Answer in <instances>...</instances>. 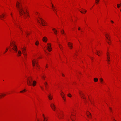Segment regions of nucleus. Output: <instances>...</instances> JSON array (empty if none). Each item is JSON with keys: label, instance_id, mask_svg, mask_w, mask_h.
<instances>
[{"label": "nucleus", "instance_id": "a878e982", "mask_svg": "<svg viewBox=\"0 0 121 121\" xmlns=\"http://www.w3.org/2000/svg\"><path fill=\"white\" fill-rule=\"evenodd\" d=\"M58 45H59V47L61 49L62 48V45H60V44H58Z\"/></svg>", "mask_w": 121, "mask_h": 121}, {"label": "nucleus", "instance_id": "864d4df0", "mask_svg": "<svg viewBox=\"0 0 121 121\" xmlns=\"http://www.w3.org/2000/svg\"><path fill=\"white\" fill-rule=\"evenodd\" d=\"M108 43L109 44V42H108Z\"/></svg>", "mask_w": 121, "mask_h": 121}, {"label": "nucleus", "instance_id": "423d86ee", "mask_svg": "<svg viewBox=\"0 0 121 121\" xmlns=\"http://www.w3.org/2000/svg\"><path fill=\"white\" fill-rule=\"evenodd\" d=\"M82 10H79L80 12L82 13L83 14L85 13L86 12V10L84 9H82Z\"/></svg>", "mask_w": 121, "mask_h": 121}, {"label": "nucleus", "instance_id": "0eeeda50", "mask_svg": "<svg viewBox=\"0 0 121 121\" xmlns=\"http://www.w3.org/2000/svg\"><path fill=\"white\" fill-rule=\"evenodd\" d=\"M22 52L23 54V55L24 56H25V55H26V52L25 51L26 50V49L24 48H23L22 49Z\"/></svg>", "mask_w": 121, "mask_h": 121}, {"label": "nucleus", "instance_id": "13d9d810", "mask_svg": "<svg viewBox=\"0 0 121 121\" xmlns=\"http://www.w3.org/2000/svg\"><path fill=\"white\" fill-rule=\"evenodd\" d=\"M48 67V66H47H47H46V68H47V67Z\"/></svg>", "mask_w": 121, "mask_h": 121}, {"label": "nucleus", "instance_id": "7c9ffc66", "mask_svg": "<svg viewBox=\"0 0 121 121\" xmlns=\"http://www.w3.org/2000/svg\"><path fill=\"white\" fill-rule=\"evenodd\" d=\"M12 44L13 45V47H14V45H13V44L15 45L13 41L12 42L10 43V44Z\"/></svg>", "mask_w": 121, "mask_h": 121}, {"label": "nucleus", "instance_id": "2eb2a0df", "mask_svg": "<svg viewBox=\"0 0 121 121\" xmlns=\"http://www.w3.org/2000/svg\"><path fill=\"white\" fill-rule=\"evenodd\" d=\"M36 84V82L35 81H34L33 82L32 85L33 86H35Z\"/></svg>", "mask_w": 121, "mask_h": 121}, {"label": "nucleus", "instance_id": "9b49d317", "mask_svg": "<svg viewBox=\"0 0 121 121\" xmlns=\"http://www.w3.org/2000/svg\"><path fill=\"white\" fill-rule=\"evenodd\" d=\"M43 40L44 42H46L47 39L46 37H44L43 38Z\"/></svg>", "mask_w": 121, "mask_h": 121}, {"label": "nucleus", "instance_id": "79ce46f5", "mask_svg": "<svg viewBox=\"0 0 121 121\" xmlns=\"http://www.w3.org/2000/svg\"><path fill=\"white\" fill-rule=\"evenodd\" d=\"M59 117V118L60 119V118H62L61 117V116H60V117Z\"/></svg>", "mask_w": 121, "mask_h": 121}, {"label": "nucleus", "instance_id": "dca6fc26", "mask_svg": "<svg viewBox=\"0 0 121 121\" xmlns=\"http://www.w3.org/2000/svg\"><path fill=\"white\" fill-rule=\"evenodd\" d=\"M51 95L50 94L49 95H48V97L49 99L50 100H51L52 99V96H51Z\"/></svg>", "mask_w": 121, "mask_h": 121}, {"label": "nucleus", "instance_id": "412c9836", "mask_svg": "<svg viewBox=\"0 0 121 121\" xmlns=\"http://www.w3.org/2000/svg\"><path fill=\"white\" fill-rule=\"evenodd\" d=\"M45 86L46 88H47V86L48 85V84L47 82H45L44 83Z\"/></svg>", "mask_w": 121, "mask_h": 121}, {"label": "nucleus", "instance_id": "473e14b6", "mask_svg": "<svg viewBox=\"0 0 121 121\" xmlns=\"http://www.w3.org/2000/svg\"><path fill=\"white\" fill-rule=\"evenodd\" d=\"M43 117L44 118V121H45V119L46 118L44 117V114H43Z\"/></svg>", "mask_w": 121, "mask_h": 121}, {"label": "nucleus", "instance_id": "49530a36", "mask_svg": "<svg viewBox=\"0 0 121 121\" xmlns=\"http://www.w3.org/2000/svg\"><path fill=\"white\" fill-rule=\"evenodd\" d=\"M52 8H54V6H53V5L52 4Z\"/></svg>", "mask_w": 121, "mask_h": 121}, {"label": "nucleus", "instance_id": "6e6552de", "mask_svg": "<svg viewBox=\"0 0 121 121\" xmlns=\"http://www.w3.org/2000/svg\"><path fill=\"white\" fill-rule=\"evenodd\" d=\"M68 45L69 47L70 48L72 49V48L73 46H72V44L70 42H69L68 43Z\"/></svg>", "mask_w": 121, "mask_h": 121}, {"label": "nucleus", "instance_id": "c756f323", "mask_svg": "<svg viewBox=\"0 0 121 121\" xmlns=\"http://www.w3.org/2000/svg\"><path fill=\"white\" fill-rule=\"evenodd\" d=\"M96 51H97V52L96 53V54L98 56H100V55L99 54V52H99L98 51H97V50H96Z\"/></svg>", "mask_w": 121, "mask_h": 121}, {"label": "nucleus", "instance_id": "37998d69", "mask_svg": "<svg viewBox=\"0 0 121 121\" xmlns=\"http://www.w3.org/2000/svg\"><path fill=\"white\" fill-rule=\"evenodd\" d=\"M54 11L55 13L56 14V11L55 10V11Z\"/></svg>", "mask_w": 121, "mask_h": 121}, {"label": "nucleus", "instance_id": "f8f14e48", "mask_svg": "<svg viewBox=\"0 0 121 121\" xmlns=\"http://www.w3.org/2000/svg\"><path fill=\"white\" fill-rule=\"evenodd\" d=\"M81 96V97L83 99H86V98L84 97V95L83 94V93H82Z\"/></svg>", "mask_w": 121, "mask_h": 121}, {"label": "nucleus", "instance_id": "ddd939ff", "mask_svg": "<svg viewBox=\"0 0 121 121\" xmlns=\"http://www.w3.org/2000/svg\"><path fill=\"white\" fill-rule=\"evenodd\" d=\"M52 30L54 31V33L56 34H57V30L55 29L54 28L52 29Z\"/></svg>", "mask_w": 121, "mask_h": 121}, {"label": "nucleus", "instance_id": "ea45409f", "mask_svg": "<svg viewBox=\"0 0 121 121\" xmlns=\"http://www.w3.org/2000/svg\"><path fill=\"white\" fill-rule=\"evenodd\" d=\"M63 100H64L65 101V97L64 98H63Z\"/></svg>", "mask_w": 121, "mask_h": 121}, {"label": "nucleus", "instance_id": "4d7b16f0", "mask_svg": "<svg viewBox=\"0 0 121 121\" xmlns=\"http://www.w3.org/2000/svg\"><path fill=\"white\" fill-rule=\"evenodd\" d=\"M107 56H108V54L107 53Z\"/></svg>", "mask_w": 121, "mask_h": 121}, {"label": "nucleus", "instance_id": "9d476101", "mask_svg": "<svg viewBox=\"0 0 121 121\" xmlns=\"http://www.w3.org/2000/svg\"><path fill=\"white\" fill-rule=\"evenodd\" d=\"M39 19L41 21V23H40L39 21V20H38V22L41 24L43 26H45V25H44L43 24V23L42 22V19L41 18H39Z\"/></svg>", "mask_w": 121, "mask_h": 121}, {"label": "nucleus", "instance_id": "09e8293b", "mask_svg": "<svg viewBox=\"0 0 121 121\" xmlns=\"http://www.w3.org/2000/svg\"><path fill=\"white\" fill-rule=\"evenodd\" d=\"M89 117H90V118H91V116H90Z\"/></svg>", "mask_w": 121, "mask_h": 121}, {"label": "nucleus", "instance_id": "c03bdc74", "mask_svg": "<svg viewBox=\"0 0 121 121\" xmlns=\"http://www.w3.org/2000/svg\"><path fill=\"white\" fill-rule=\"evenodd\" d=\"M80 30V27H79L78 28V30Z\"/></svg>", "mask_w": 121, "mask_h": 121}, {"label": "nucleus", "instance_id": "20e7f679", "mask_svg": "<svg viewBox=\"0 0 121 121\" xmlns=\"http://www.w3.org/2000/svg\"><path fill=\"white\" fill-rule=\"evenodd\" d=\"M32 64L33 66H34L35 65V64L38 67L39 66L37 64V63L36 62V60H34L32 61Z\"/></svg>", "mask_w": 121, "mask_h": 121}, {"label": "nucleus", "instance_id": "4be33fe9", "mask_svg": "<svg viewBox=\"0 0 121 121\" xmlns=\"http://www.w3.org/2000/svg\"><path fill=\"white\" fill-rule=\"evenodd\" d=\"M87 115L88 117H89L90 116H91V113L89 112V114L87 113Z\"/></svg>", "mask_w": 121, "mask_h": 121}, {"label": "nucleus", "instance_id": "603ef678", "mask_svg": "<svg viewBox=\"0 0 121 121\" xmlns=\"http://www.w3.org/2000/svg\"><path fill=\"white\" fill-rule=\"evenodd\" d=\"M64 34L65 35V34H65V33H64Z\"/></svg>", "mask_w": 121, "mask_h": 121}, {"label": "nucleus", "instance_id": "f03ea898", "mask_svg": "<svg viewBox=\"0 0 121 121\" xmlns=\"http://www.w3.org/2000/svg\"><path fill=\"white\" fill-rule=\"evenodd\" d=\"M13 45H14V47H13V49L14 50L15 52L17 53V56H20L22 54L21 51L20 50L18 51L17 46L16 45H14V44Z\"/></svg>", "mask_w": 121, "mask_h": 121}, {"label": "nucleus", "instance_id": "aec40b11", "mask_svg": "<svg viewBox=\"0 0 121 121\" xmlns=\"http://www.w3.org/2000/svg\"><path fill=\"white\" fill-rule=\"evenodd\" d=\"M100 82L102 83L103 81V80L102 78H100L99 79Z\"/></svg>", "mask_w": 121, "mask_h": 121}, {"label": "nucleus", "instance_id": "3c124183", "mask_svg": "<svg viewBox=\"0 0 121 121\" xmlns=\"http://www.w3.org/2000/svg\"><path fill=\"white\" fill-rule=\"evenodd\" d=\"M71 119L72 121H73V120L72 119Z\"/></svg>", "mask_w": 121, "mask_h": 121}, {"label": "nucleus", "instance_id": "052dcab7", "mask_svg": "<svg viewBox=\"0 0 121 121\" xmlns=\"http://www.w3.org/2000/svg\"><path fill=\"white\" fill-rule=\"evenodd\" d=\"M47 119H46V121H47Z\"/></svg>", "mask_w": 121, "mask_h": 121}, {"label": "nucleus", "instance_id": "4c0bfd02", "mask_svg": "<svg viewBox=\"0 0 121 121\" xmlns=\"http://www.w3.org/2000/svg\"><path fill=\"white\" fill-rule=\"evenodd\" d=\"M106 38L108 40H110V39H109L108 37H106Z\"/></svg>", "mask_w": 121, "mask_h": 121}, {"label": "nucleus", "instance_id": "c85d7f7f", "mask_svg": "<svg viewBox=\"0 0 121 121\" xmlns=\"http://www.w3.org/2000/svg\"><path fill=\"white\" fill-rule=\"evenodd\" d=\"M39 42L38 41H37L36 42V43H35V44L36 45H38V44H39Z\"/></svg>", "mask_w": 121, "mask_h": 121}, {"label": "nucleus", "instance_id": "58836bf2", "mask_svg": "<svg viewBox=\"0 0 121 121\" xmlns=\"http://www.w3.org/2000/svg\"><path fill=\"white\" fill-rule=\"evenodd\" d=\"M40 87L42 90H43V88L41 86H40Z\"/></svg>", "mask_w": 121, "mask_h": 121}, {"label": "nucleus", "instance_id": "39448f33", "mask_svg": "<svg viewBox=\"0 0 121 121\" xmlns=\"http://www.w3.org/2000/svg\"><path fill=\"white\" fill-rule=\"evenodd\" d=\"M50 106L53 110L54 111H55L56 107L55 105L53 104H51Z\"/></svg>", "mask_w": 121, "mask_h": 121}, {"label": "nucleus", "instance_id": "7ed1b4c3", "mask_svg": "<svg viewBox=\"0 0 121 121\" xmlns=\"http://www.w3.org/2000/svg\"><path fill=\"white\" fill-rule=\"evenodd\" d=\"M47 48L48 51L50 52L52 50V48H51V44L50 43H48Z\"/></svg>", "mask_w": 121, "mask_h": 121}, {"label": "nucleus", "instance_id": "bf43d9fd", "mask_svg": "<svg viewBox=\"0 0 121 121\" xmlns=\"http://www.w3.org/2000/svg\"><path fill=\"white\" fill-rule=\"evenodd\" d=\"M120 11H121V9Z\"/></svg>", "mask_w": 121, "mask_h": 121}, {"label": "nucleus", "instance_id": "393cba45", "mask_svg": "<svg viewBox=\"0 0 121 121\" xmlns=\"http://www.w3.org/2000/svg\"><path fill=\"white\" fill-rule=\"evenodd\" d=\"M61 32L62 34H64L65 32L63 30H62L61 31Z\"/></svg>", "mask_w": 121, "mask_h": 121}, {"label": "nucleus", "instance_id": "2f4dec72", "mask_svg": "<svg viewBox=\"0 0 121 121\" xmlns=\"http://www.w3.org/2000/svg\"><path fill=\"white\" fill-rule=\"evenodd\" d=\"M42 77L43 79H45V77H44V76L42 75L41 76Z\"/></svg>", "mask_w": 121, "mask_h": 121}, {"label": "nucleus", "instance_id": "de8ad7c7", "mask_svg": "<svg viewBox=\"0 0 121 121\" xmlns=\"http://www.w3.org/2000/svg\"><path fill=\"white\" fill-rule=\"evenodd\" d=\"M62 76H64V75L63 74V73L62 74Z\"/></svg>", "mask_w": 121, "mask_h": 121}, {"label": "nucleus", "instance_id": "a19ab883", "mask_svg": "<svg viewBox=\"0 0 121 121\" xmlns=\"http://www.w3.org/2000/svg\"><path fill=\"white\" fill-rule=\"evenodd\" d=\"M111 21L112 23H113L114 22L113 21L111 20Z\"/></svg>", "mask_w": 121, "mask_h": 121}, {"label": "nucleus", "instance_id": "e2e57ef3", "mask_svg": "<svg viewBox=\"0 0 121 121\" xmlns=\"http://www.w3.org/2000/svg\"><path fill=\"white\" fill-rule=\"evenodd\" d=\"M37 121H39L38 120Z\"/></svg>", "mask_w": 121, "mask_h": 121}, {"label": "nucleus", "instance_id": "c9c22d12", "mask_svg": "<svg viewBox=\"0 0 121 121\" xmlns=\"http://www.w3.org/2000/svg\"><path fill=\"white\" fill-rule=\"evenodd\" d=\"M52 9L54 11H55V8L54 7L53 8H52Z\"/></svg>", "mask_w": 121, "mask_h": 121}, {"label": "nucleus", "instance_id": "5701e85b", "mask_svg": "<svg viewBox=\"0 0 121 121\" xmlns=\"http://www.w3.org/2000/svg\"><path fill=\"white\" fill-rule=\"evenodd\" d=\"M26 91V89H24L22 91H21L20 92V93H22L24 92H25Z\"/></svg>", "mask_w": 121, "mask_h": 121}, {"label": "nucleus", "instance_id": "cd10ccee", "mask_svg": "<svg viewBox=\"0 0 121 121\" xmlns=\"http://www.w3.org/2000/svg\"><path fill=\"white\" fill-rule=\"evenodd\" d=\"M69 97H71V95L70 94H69L67 95Z\"/></svg>", "mask_w": 121, "mask_h": 121}, {"label": "nucleus", "instance_id": "4468645a", "mask_svg": "<svg viewBox=\"0 0 121 121\" xmlns=\"http://www.w3.org/2000/svg\"><path fill=\"white\" fill-rule=\"evenodd\" d=\"M60 95H61V97H62V98H65V95L64 94V93L63 92H62V93H60Z\"/></svg>", "mask_w": 121, "mask_h": 121}, {"label": "nucleus", "instance_id": "e433bc0d", "mask_svg": "<svg viewBox=\"0 0 121 121\" xmlns=\"http://www.w3.org/2000/svg\"><path fill=\"white\" fill-rule=\"evenodd\" d=\"M109 108V109H110V110L111 111V112H112V109L111 108Z\"/></svg>", "mask_w": 121, "mask_h": 121}, {"label": "nucleus", "instance_id": "f257e3e1", "mask_svg": "<svg viewBox=\"0 0 121 121\" xmlns=\"http://www.w3.org/2000/svg\"><path fill=\"white\" fill-rule=\"evenodd\" d=\"M16 6L18 10L19 14L21 16H23L25 18L26 16L27 17H29L27 11H26V13L22 8V5L18 2H17Z\"/></svg>", "mask_w": 121, "mask_h": 121}, {"label": "nucleus", "instance_id": "b1692460", "mask_svg": "<svg viewBox=\"0 0 121 121\" xmlns=\"http://www.w3.org/2000/svg\"><path fill=\"white\" fill-rule=\"evenodd\" d=\"M99 0H95V3L96 4H98V2L99 1Z\"/></svg>", "mask_w": 121, "mask_h": 121}, {"label": "nucleus", "instance_id": "a211bd4d", "mask_svg": "<svg viewBox=\"0 0 121 121\" xmlns=\"http://www.w3.org/2000/svg\"><path fill=\"white\" fill-rule=\"evenodd\" d=\"M94 80L95 82H96L98 81V79L97 78H94Z\"/></svg>", "mask_w": 121, "mask_h": 121}, {"label": "nucleus", "instance_id": "5fc2aeb1", "mask_svg": "<svg viewBox=\"0 0 121 121\" xmlns=\"http://www.w3.org/2000/svg\"><path fill=\"white\" fill-rule=\"evenodd\" d=\"M113 120L115 121H116V120L115 119H113Z\"/></svg>", "mask_w": 121, "mask_h": 121}, {"label": "nucleus", "instance_id": "f3484780", "mask_svg": "<svg viewBox=\"0 0 121 121\" xmlns=\"http://www.w3.org/2000/svg\"><path fill=\"white\" fill-rule=\"evenodd\" d=\"M6 95L5 94H0V98H2V97H4Z\"/></svg>", "mask_w": 121, "mask_h": 121}, {"label": "nucleus", "instance_id": "a18cd8bd", "mask_svg": "<svg viewBox=\"0 0 121 121\" xmlns=\"http://www.w3.org/2000/svg\"><path fill=\"white\" fill-rule=\"evenodd\" d=\"M79 94L81 95L82 94L81 93V92H79Z\"/></svg>", "mask_w": 121, "mask_h": 121}, {"label": "nucleus", "instance_id": "8fccbe9b", "mask_svg": "<svg viewBox=\"0 0 121 121\" xmlns=\"http://www.w3.org/2000/svg\"><path fill=\"white\" fill-rule=\"evenodd\" d=\"M106 35H107L108 36H109V35H108V34H106Z\"/></svg>", "mask_w": 121, "mask_h": 121}, {"label": "nucleus", "instance_id": "1a4fd4ad", "mask_svg": "<svg viewBox=\"0 0 121 121\" xmlns=\"http://www.w3.org/2000/svg\"><path fill=\"white\" fill-rule=\"evenodd\" d=\"M5 17V15L3 14L1 15L0 16V19L2 20H3V18H4Z\"/></svg>", "mask_w": 121, "mask_h": 121}, {"label": "nucleus", "instance_id": "680f3d73", "mask_svg": "<svg viewBox=\"0 0 121 121\" xmlns=\"http://www.w3.org/2000/svg\"><path fill=\"white\" fill-rule=\"evenodd\" d=\"M11 15H12V14H11Z\"/></svg>", "mask_w": 121, "mask_h": 121}, {"label": "nucleus", "instance_id": "6e6d98bb", "mask_svg": "<svg viewBox=\"0 0 121 121\" xmlns=\"http://www.w3.org/2000/svg\"><path fill=\"white\" fill-rule=\"evenodd\" d=\"M26 34H27V35L28 34V33H26Z\"/></svg>", "mask_w": 121, "mask_h": 121}, {"label": "nucleus", "instance_id": "bb28decb", "mask_svg": "<svg viewBox=\"0 0 121 121\" xmlns=\"http://www.w3.org/2000/svg\"><path fill=\"white\" fill-rule=\"evenodd\" d=\"M117 7L118 8H119L120 7L121 5V4H117Z\"/></svg>", "mask_w": 121, "mask_h": 121}, {"label": "nucleus", "instance_id": "72a5a7b5", "mask_svg": "<svg viewBox=\"0 0 121 121\" xmlns=\"http://www.w3.org/2000/svg\"><path fill=\"white\" fill-rule=\"evenodd\" d=\"M107 59L108 60V61H109V56H108V57H107Z\"/></svg>", "mask_w": 121, "mask_h": 121}, {"label": "nucleus", "instance_id": "6ab92c4d", "mask_svg": "<svg viewBox=\"0 0 121 121\" xmlns=\"http://www.w3.org/2000/svg\"><path fill=\"white\" fill-rule=\"evenodd\" d=\"M30 81L29 79V78H28V80L27 81V83L28 85H30Z\"/></svg>", "mask_w": 121, "mask_h": 121}, {"label": "nucleus", "instance_id": "f704fd0d", "mask_svg": "<svg viewBox=\"0 0 121 121\" xmlns=\"http://www.w3.org/2000/svg\"><path fill=\"white\" fill-rule=\"evenodd\" d=\"M8 50V48H7L6 50V51L5 52H6Z\"/></svg>", "mask_w": 121, "mask_h": 121}]
</instances>
